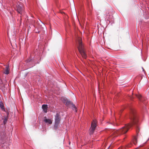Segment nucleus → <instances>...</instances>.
Wrapping results in <instances>:
<instances>
[{"mask_svg": "<svg viewBox=\"0 0 149 149\" xmlns=\"http://www.w3.org/2000/svg\"><path fill=\"white\" fill-rule=\"evenodd\" d=\"M43 121L47 124L51 125L52 123V120L50 119L47 118L46 117H44Z\"/></svg>", "mask_w": 149, "mask_h": 149, "instance_id": "8", "label": "nucleus"}, {"mask_svg": "<svg viewBox=\"0 0 149 149\" xmlns=\"http://www.w3.org/2000/svg\"><path fill=\"white\" fill-rule=\"evenodd\" d=\"M97 122L96 120H93L91 123V130H94L97 127Z\"/></svg>", "mask_w": 149, "mask_h": 149, "instance_id": "5", "label": "nucleus"}, {"mask_svg": "<svg viewBox=\"0 0 149 149\" xmlns=\"http://www.w3.org/2000/svg\"><path fill=\"white\" fill-rule=\"evenodd\" d=\"M17 12L20 14H22L24 11L23 8L21 4L18 5L17 6Z\"/></svg>", "mask_w": 149, "mask_h": 149, "instance_id": "6", "label": "nucleus"}, {"mask_svg": "<svg viewBox=\"0 0 149 149\" xmlns=\"http://www.w3.org/2000/svg\"><path fill=\"white\" fill-rule=\"evenodd\" d=\"M142 68L143 69V71H144V69H143V67H142Z\"/></svg>", "mask_w": 149, "mask_h": 149, "instance_id": "20", "label": "nucleus"}, {"mask_svg": "<svg viewBox=\"0 0 149 149\" xmlns=\"http://www.w3.org/2000/svg\"><path fill=\"white\" fill-rule=\"evenodd\" d=\"M0 143H1L2 144L3 143V140L2 139H0Z\"/></svg>", "mask_w": 149, "mask_h": 149, "instance_id": "16", "label": "nucleus"}, {"mask_svg": "<svg viewBox=\"0 0 149 149\" xmlns=\"http://www.w3.org/2000/svg\"><path fill=\"white\" fill-rule=\"evenodd\" d=\"M56 3H57V0H54Z\"/></svg>", "mask_w": 149, "mask_h": 149, "instance_id": "18", "label": "nucleus"}, {"mask_svg": "<svg viewBox=\"0 0 149 149\" xmlns=\"http://www.w3.org/2000/svg\"><path fill=\"white\" fill-rule=\"evenodd\" d=\"M8 119V118L5 116L4 119L3 123L4 125H5Z\"/></svg>", "mask_w": 149, "mask_h": 149, "instance_id": "15", "label": "nucleus"}, {"mask_svg": "<svg viewBox=\"0 0 149 149\" xmlns=\"http://www.w3.org/2000/svg\"><path fill=\"white\" fill-rule=\"evenodd\" d=\"M1 133H3V134H4V132H1Z\"/></svg>", "mask_w": 149, "mask_h": 149, "instance_id": "19", "label": "nucleus"}, {"mask_svg": "<svg viewBox=\"0 0 149 149\" xmlns=\"http://www.w3.org/2000/svg\"><path fill=\"white\" fill-rule=\"evenodd\" d=\"M34 56L33 58H30L28 59L26 61V63L27 65L29 66L30 68L32 67L35 65L37 62H39V59H40V56L41 55V52H39V50L38 49H36L34 53Z\"/></svg>", "mask_w": 149, "mask_h": 149, "instance_id": "1", "label": "nucleus"}, {"mask_svg": "<svg viewBox=\"0 0 149 149\" xmlns=\"http://www.w3.org/2000/svg\"><path fill=\"white\" fill-rule=\"evenodd\" d=\"M7 115H9V113H7Z\"/></svg>", "mask_w": 149, "mask_h": 149, "instance_id": "23", "label": "nucleus"}, {"mask_svg": "<svg viewBox=\"0 0 149 149\" xmlns=\"http://www.w3.org/2000/svg\"><path fill=\"white\" fill-rule=\"evenodd\" d=\"M42 108L43 109L44 112L46 113L47 112V104H44L42 105Z\"/></svg>", "mask_w": 149, "mask_h": 149, "instance_id": "10", "label": "nucleus"}, {"mask_svg": "<svg viewBox=\"0 0 149 149\" xmlns=\"http://www.w3.org/2000/svg\"><path fill=\"white\" fill-rule=\"evenodd\" d=\"M34 26V27H35V26Z\"/></svg>", "mask_w": 149, "mask_h": 149, "instance_id": "25", "label": "nucleus"}, {"mask_svg": "<svg viewBox=\"0 0 149 149\" xmlns=\"http://www.w3.org/2000/svg\"><path fill=\"white\" fill-rule=\"evenodd\" d=\"M9 66H7L6 68V69L5 70L3 73L5 74H8L9 73Z\"/></svg>", "mask_w": 149, "mask_h": 149, "instance_id": "11", "label": "nucleus"}, {"mask_svg": "<svg viewBox=\"0 0 149 149\" xmlns=\"http://www.w3.org/2000/svg\"><path fill=\"white\" fill-rule=\"evenodd\" d=\"M91 132H93V131H91Z\"/></svg>", "mask_w": 149, "mask_h": 149, "instance_id": "27", "label": "nucleus"}, {"mask_svg": "<svg viewBox=\"0 0 149 149\" xmlns=\"http://www.w3.org/2000/svg\"><path fill=\"white\" fill-rule=\"evenodd\" d=\"M0 107L3 111H5L4 104L2 101L0 102Z\"/></svg>", "mask_w": 149, "mask_h": 149, "instance_id": "12", "label": "nucleus"}, {"mask_svg": "<svg viewBox=\"0 0 149 149\" xmlns=\"http://www.w3.org/2000/svg\"><path fill=\"white\" fill-rule=\"evenodd\" d=\"M61 120V118L58 113H56L55 117V123L54 125V129L56 130L58 128Z\"/></svg>", "mask_w": 149, "mask_h": 149, "instance_id": "4", "label": "nucleus"}, {"mask_svg": "<svg viewBox=\"0 0 149 149\" xmlns=\"http://www.w3.org/2000/svg\"><path fill=\"white\" fill-rule=\"evenodd\" d=\"M131 119L132 120V123L126 125L122 128L125 127L126 128V130H129L132 127L133 125H135V127L136 128V130H139L140 129L139 127L137 124L138 122V117L134 111L133 109L131 110Z\"/></svg>", "mask_w": 149, "mask_h": 149, "instance_id": "2", "label": "nucleus"}, {"mask_svg": "<svg viewBox=\"0 0 149 149\" xmlns=\"http://www.w3.org/2000/svg\"><path fill=\"white\" fill-rule=\"evenodd\" d=\"M136 96L141 102L145 103V102H143L144 100H145V98L143 97L140 94L136 95Z\"/></svg>", "mask_w": 149, "mask_h": 149, "instance_id": "9", "label": "nucleus"}, {"mask_svg": "<svg viewBox=\"0 0 149 149\" xmlns=\"http://www.w3.org/2000/svg\"><path fill=\"white\" fill-rule=\"evenodd\" d=\"M34 26V27H35V26Z\"/></svg>", "mask_w": 149, "mask_h": 149, "instance_id": "24", "label": "nucleus"}, {"mask_svg": "<svg viewBox=\"0 0 149 149\" xmlns=\"http://www.w3.org/2000/svg\"><path fill=\"white\" fill-rule=\"evenodd\" d=\"M149 140V138H148V139L147 140V141H148V140Z\"/></svg>", "mask_w": 149, "mask_h": 149, "instance_id": "21", "label": "nucleus"}, {"mask_svg": "<svg viewBox=\"0 0 149 149\" xmlns=\"http://www.w3.org/2000/svg\"><path fill=\"white\" fill-rule=\"evenodd\" d=\"M105 17V20L108 21L109 22L112 21L113 16L109 14V13L106 15Z\"/></svg>", "mask_w": 149, "mask_h": 149, "instance_id": "7", "label": "nucleus"}, {"mask_svg": "<svg viewBox=\"0 0 149 149\" xmlns=\"http://www.w3.org/2000/svg\"><path fill=\"white\" fill-rule=\"evenodd\" d=\"M66 102L65 103V105L67 106H68L70 104H71L72 103L70 100H65Z\"/></svg>", "mask_w": 149, "mask_h": 149, "instance_id": "13", "label": "nucleus"}, {"mask_svg": "<svg viewBox=\"0 0 149 149\" xmlns=\"http://www.w3.org/2000/svg\"><path fill=\"white\" fill-rule=\"evenodd\" d=\"M34 26V27H35V26Z\"/></svg>", "mask_w": 149, "mask_h": 149, "instance_id": "26", "label": "nucleus"}, {"mask_svg": "<svg viewBox=\"0 0 149 149\" xmlns=\"http://www.w3.org/2000/svg\"><path fill=\"white\" fill-rule=\"evenodd\" d=\"M141 22L139 23V24H141Z\"/></svg>", "mask_w": 149, "mask_h": 149, "instance_id": "22", "label": "nucleus"}, {"mask_svg": "<svg viewBox=\"0 0 149 149\" xmlns=\"http://www.w3.org/2000/svg\"><path fill=\"white\" fill-rule=\"evenodd\" d=\"M71 104L72 105V109L73 110H75L76 112H77V110H76L77 108L75 107V105L73 103H72Z\"/></svg>", "mask_w": 149, "mask_h": 149, "instance_id": "14", "label": "nucleus"}, {"mask_svg": "<svg viewBox=\"0 0 149 149\" xmlns=\"http://www.w3.org/2000/svg\"><path fill=\"white\" fill-rule=\"evenodd\" d=\"M35 32L36 33H39L40 32V31H36V30H35Z\"/></svg>", "mask_w": 149, "mask_h": 149, "instance_id": "17", "label": "nucleus"}, {"mask_svg": "<svg viewBox=\"0 0 149 149\" xmlns=\"http://www.w3.org/2000/svg\"><path fill=\"white\" fill-rule=\"evenodd\" d=\"M78 49L79 53L81 54L82 57L86 58L87 55L85 49L83 47V45L82 44L81 39L79 38L78 40Z\"/></svg>", "mask_w": 149, "mask_h": 149, "instance_id": "3", "label": "nucleus"}]
</instances>
